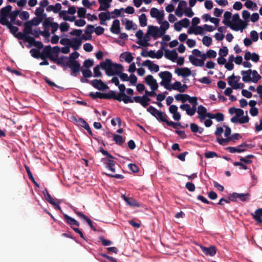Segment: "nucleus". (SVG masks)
Returning <instances> with one entry per match:
<instances>
[{"instance_id": "nucleus-1", "label": "nucleus", "mask_w": 262, "mask_h": 262, "mask_svg": "<svg viewBox=\"0 0 262 262\" xmlns=\"http://www.w3.org/2000/svg\"><path fill=\"white\" fill-rule=\"evenodd\" d=\"M79 56V54L76 51L72 53L69 57H67L68 63L67 64L69 66L71 72V75L74 77H77L78 74L81 71L80 63L76 60V59Z\"/></svg>"}, {"instance_id": "nucleus-2", "label": "nucleus", "mask_w": 262, "mask_h": 262, "mask_svg": "<svg viewBox=\"0 0 262 262\" xmlns=\"http://www.w3.org/2000/svg\"><path fill=\"white\" fill-rule=\"evenodd\" d=\"M113 66V62L110 59H106L104 61L100 62V64L97 65L94 67L93 71L94 77H100L102 76V73L100 71V69L105 70L106 74L108 76H113V74L111 73V69Z\"/></svg>"}, {"instance_id": "nucleus-3", "label": "nucleus", "mask_w": 262, "mask_h": 262, "mask_svg": "<svg viewBox=\"0 0 262 262\" xmlns=\"http://www.w3.org/2000/svg\"><path fill=\"white\" fill-rule=\"evenodd\" d=\"M100 151L103 155L107 157L108 158H102L105 167L113 172H115V165L116 162L114 160L115 158L110 154L107 151L104 150L103 148H100Z\"/></svg>"}, {"instance_id": "nucleus-4", "label": "nucleus", "mask_w": 262, "mask_h": 262, "mask_svg": "<svg viewBox=\"0 0 262 262\" xmlns=\"http://www.w3.org/2000/svg\"><path fill=\"white\" fill-rule=\"evenodd\" d=\"M111 73L113 74V76L114 75H118L119 78L123 81H127L129 80V77L127 74L122 73L123 70V67L122 64L119 63H116L113 62Z\"/></svg>"}, {"instance_id": "nucleus-5", "label": "nucleus", "mask_w": 262, "mask_h": 262, "mask_svg": "<svg viewBox=\"0 0 262 262\" xmlns=\"http://www.w3.org/2000/svg\"><path fill=\"white\" fill-rule=\"evenodd\" d=\"M147 111L154 116L158 120L167 123V116L162 111H160L152 106H149L147 108Z\"/></svg>"}, {"instance_id": "nucleus-6", "label": "nucleus", "mask_w": 262, "mask_h": 262, "mask_svg": "<svg viewBox=\"0 0 262 262\" xmlns=\"http://www.w3.org/2000/svg\"><path fill=\"white\" fill-rule=\"evenodd\" d=\"M12 9V7L9 5L1 9L0 11V24L1 25L9 21L8 17H9Z\"/></svg>"}, {"instance_id": "nucleus-7", "label": "nucleus", "mask_w": 262, "mask_h": 262, "mask_svg": "<svg viewBox=\"0 0 262 262\" xmlns=\"http://www.w3.org/2000/svg\"><path fill=\"white\" fill-rule=\"evenodd\" d=\"M113 91H110L108 93H102L101 92H96L95 93L91 92L89 96L93 99H95L97 98L104 99H112Z\"/></svg>"}, {"instance_id": "nucleus-8", "label": "nucleus", "mask_w": 262, "mask_h": 262, "mask_svg": "<svg viewBox=\"0 0 262 262\" xmlns=\"http://www.w3.org/2000/svg\"><path fill=\"white\" fill-rule=\"evenodd\" d=\"M112 99L117 100L119 102L123 101L124 103H133L134 101L133 97L127 95L125 93L120 96H117L115 91H113Z\"/></svg>"}, {"instance_id": "nucleus-9", "label": "nucleus", "mask_w": 262, "mask_h": 262, "mask_svg": "<svg viewBox=\"0 0 262 262\" xmlns=\"http://www.w3.org/2000/svg\"><path fill=\"white\" fill-rule=\"evenodd\" d=\"M249 147V145L245 143H243L237 147H227L226 150L231 153H241L245 151Z\"/></svg>"}, {"instance_id": "nucleus-10", "label": "nucleus", "mask_w": 262, "mask_h": 262, "mask_svg": "<svg viewBox=\"0 0 262 262\" xmlns=\"http://www.w3.org/2000/svg\"><path fill=\"white\" fill-rule=\"evenodd\" d=\"M51 60L57 65L63 67L64 69H66L67 67L69 68V66L67 64L68 63L67 56H61L60 57L57 58V55H56L54 58H51Z\"/></svg>"}, {"instance_id": "nucleus-11", "label": "nucleus", "mask_w": 262, "mask_h": 262, "mask_svg": "<svg viewBox=\"0 0 262 262\" xmlns=\"http://www.w3.org/2000/svg\"><path fill=\"white\" fill-rule=\"evenodd\" d=\"M92 85L99 91H105L108 89V86L101 79H94L90 82Z\"/></svg>"}, {"instance_id": "nucleus-12", "label": "nucleus", "mask_w": 262, "mask_h": 262, "mask_svg": "<svg viewBox=\"0 0 262 262\" xmlns=\"http://www.w3.org/2000/svg\"><path fill=\"white\" fill-rule=\"evenodd\" d=\"M145 83L150 86L151 90L156 91L158 88V84L157 80L151 75H147L145 78Z\"/></svg>"}, {"instance_id": "nucleus-13", "label": "nucleus", "mask_w": 262, "mask_h": 262, "mask_svg": "<svg viewBox=\"0 0 262 262\" xmlns=\"http://www.w3.org/2000/svg\"><path fill=\"white\" fill-rule=\"evenodd\" d=\"M94 31V26L92 25H88L85 30L84 33L82 35L81 38L85 40L92 39V33Z\"/></svg>"}, {"instance_id": "nucleus-14", "label": "nucleus", "mask_w": 262, "mask_h": 262, "mask_svg": "<svg viewBox=\"0 0 262 262\" xmlns=\"http://www.w3.org/2000/svg\"><path fill=\"white\" fill-rule=\"evenodd\" d=\"M73 210L79 218L86 221L89 225L90 226L91 228L93 231H95L97 230L95 227L93 226L92 220L90 219L87 216L84 214L82 212L78 211L76 208L73 209Z\"/></svg>"}, {"instance_id": "nucleus-15", "label": "nucleus", "mask_w": 262, "mask_h": 262, "mask_svg": "<svg viewBox=\"0 0 262 262\" xmlns=\"http://www.w3.org/2000/svg\"><path fill=\"white\" fill-rule=\"evenodd\" d=\"M148 32L154 37L155 39H157L158 37H161L163 35H160L161 30L157 26L150 25L148 27Z\"/></svg>"}, {"instance_id": "nucleus-16", "label": "nucleus", "mask_w": 262, "mask_h": 262, "mask_svg": "<svg viewBox=\"0 0 262 262\" xmlns=\"http://www.w3.org/2000/svg\"><path fill=\"white\" fill-rule=\"evenodd\" d=\"M197 113L199 115L198 118L201 121H203L206 117L208 118V114L211 113H208L206 108L202 105H200L198 106Z\"/></svg>"}, {"instance_id": "nucleus-17", "label": "nucleus", "mask_w": 262, "mask_h": 262, "mask_svg": "<svg viewBox=\"0 0 262 262\" xmlns=\"http://www.w3.org/2000/svg\"><path fill=\"white\" fill-rule=\"evenodd\" d=\"M232 20L233 24H236L239 26V29L243 31V30L247 26V23L243 21L239 18V15L238 13L234 14L232 17Z\"/></svg>"}, {"instance_id": "nucleus-18", "label": "nucleus", "mask_w": 262, "mask_h": 262, "mask_svg": "<svg viewBox=\"0 0 262 262\" xmlns=\"http://www.w3.org/2000/svg\"><path fill=\"white\" fill-rule=\"evenodd\" d=\"M200 248L203 251V252L206 255L213 256L216 253V248L214 246H211L209 247H206L203 246H201Z\"/></svg>"}, {"instance_id": "nucleus-19", "label": "nucleus", "mask_w": 262, "mask_h": 262, "mask_svg": "<svg viewBox=\"0 0 262 262\" xmlns=\"http://www.w3.org/2000/svg\"><path fill=\"white\" fill-rule=\"evenodd\" d=\"M46 58H49L51 60V58H54L52 53V48L50 46H46L42 51L40 55L41 59H45Z\"/></svg>"}, {"instance_id": "nucleus-20", "label": "nucleus", "mask_w": 262, "mask_h": 262, "mask_svg": "<svg viewBox=\"0 0 262 262\" xmlns=\"http://www.w3.org/2000/svg\"><path fill=\"white\" fill-rule=\"evenodd\" d=\"M45 197L46 200L51 204L54 206V208L56 210H61V207L59 205L60 203V201L59 200H57V203H56L55 200L52 198L51 195L47 191V194H45Z\"/></svg>"}, {"instance_id": "nucleus-21", "label": "nucleus", "mask_w": 262, "mask_h": 262, "mask_svg": "<svg viewBox=\"0 0 262 262\" xmlns=\"http://www.w3.org/2000/svg\"><path fill=\"white\" fill-rule=\"evenodd\" d=\"M142 65V66L147 67L150 71L158 72L159 71V66L153 63L150 60H146V61H144Z\"/></svg>"}, {"instance_id": "nucleus-22", "label": "nucleus", "mask_w": 262, "mask_h": 262, "mask_svg": "<svg viewBox=\"0 0 262 262\" xmlns=\"http://www.w3.org/2000/svg\"><path fill=\"white\" fill-rule=\"evenodd\" d=\"M251 214L257 224L262 225V208L256 209L254 213H251Z\"/></svg>"}, {"instance_id": "nucleus-23", "label": "nucleus", "mask_w": 262, "mask_h": 262, "mask_svg": "<svg viewBox=\"0 0 262 262\" xmlns=\"http://www.w3.org/2000/svg\"><path fill=\"white\" fill-rule=\"evenodd\" d=\"M122 198L125 201V202L130 206L140 207L142 205L138 203L136 200L133 198H128L125 194L122 195Z\"/></svg>"}, {"instance_id": "nucleus-24", "label": "nucleus", "mask_w": 262, "mask_h": 262, "mask_svg": "<svg viewBox=\"0 0 262 262\" xmlns=\"http://www.w3.org/2000/svg\"><path fill=\"white\" fill-rule=\"evenodd\" d=\"M174 72L178 76H181L184 77H188L191 75V71L188 68H177L175 69Z\"/></svg>"}, {"instance_id": "nucleus-25", "label": "nucleus", "mask_w": 262, "mask_h": 262, "mask_svg": "<svg viewBox=\"0 0 262 262\" xmlns=\"http://www.w3.org/2000/svg\"><path fill=\"white\" fill-rule=\"evenodd\" d=\"M100 20V24L102 25H106L105 21L111 18V13L109 11L106 12H101L98 15Z\"/></svg>"}, {"instance_id": "nucleus-26", "label": "nucleus", "mask_w": 262, "mask_h": 262, "mask_svg": "<svg viewBox=\"0 0 262 262\" xmlns=\"http://www.w3.org/2000/svg\"><path fill=\"white\" fill-rule=\"evenodd\" d=\"M165 57L172 61H174L178 57V55L176 50L170 51L165 50Z\"/></svg>"}, {"instance_id": "nucleus-27", "label": "nucleus", "mask_w": 262, "mask_h": 262, "mask_svg": "<svg viewBox=\"0 0 262 262\" xmlns=\"http://www.w3.org/2000/svg\"><path fill=\"white\" fill-rule=\"evenodd\" d=\"M71 41L70 47L74 50H78L81 45V39L80 38L75 37L72 38Z\"/></svg>"}, {"instance_id": "nucleus-28", "label": "nucleus", "mask_w": 262, "mask_h": 262, "mask_svg": "<svg viewBox=\"0 0 262 262\" xmlns=\"http://www.w3.org/2000/svg\"><path fill=\"white\" fill-rule=\"evenodd\" d=\"M110 30L112 33L115 34L120 33V21L118 19H115L113 21Z\"/></svg>"}, {"instance_id": "nucleus-29", "label": "nucleus", "mask_w": 262, "mask_h": 262, "mask_svg": "<svg viewBox=\"0 0 262 262\" xmlns=\"http://www.w3.org/2000/svg\"><path fill=\"white\" fill-rule=\"evenodd\" d=\"M187 5V3L184 1H181L178 6V7L175 11L176 15L181 17L183 14V8L185 7Z\"/></svg>"}, {"instance_id": "nucleus-30", "label": "nucleus", "mask_w": 262, "mask_h": 262, "mask_svg": "<svg viewBox=\"0 0 262 262\" xmlns=\"http://www.w3.org/2000/svg\"><path fill=\"white\" fill-rule=\"evenodd\" d=\"M150 35H151L147 31V33L145 34V35L143 37L142 40H138L136 42L138 45H139L142 47H146L150 46V44L148 42L150 39Z\"/></svg>"}, {"instance_id": "nucleus-31", "label": "nucleus", "mask_w": 262, "mask_h": 262, "mask_svg": "<svg viewBox=\"0 0 262 262\" xmlns=\"http://www.w3.org/2000/svg\"><path fill=\"white\" fill-rule=\"evenodd\" d=\"M252 74V70L249 69L246 71H242L241 74L243 75L242 80L245 82H249L252 81V79L251 77Z\"/></svg>"}, {"instance_id": "nucleus-32", "label": "nucleus", "mask_w": 262, "mask_h": 262, "mask_svg": "<svg viewBox=\"0 0 262 262\" xmlns=\"http://www.w3.org/2000/svg\"><path fill=\"white\" fill-rule=\"evenodd\" d=\"M189 60L190 62L194 66L203 67L204 65V62L203 61V60L195 57L194 55H190L189 56Z\"/></svg>"}, {"instance_id": "nucleus-33", "label": "nucleus", "mask_w": 262, "mask_h": 262, "mask_svg": "<svg viewBox=\"0 0 262 262\" xmlns=\"http://www.w3.org/2000/svg\"><path fill=\"white\" fill-rule=\"evenodd\" d=\"M29 40L28 41V43L30 44V46L29 47H31L32 45L34 46L35 47H36L37 50H40L42 49L43 47V43L41 41H36L34 39V37L31 36L30 38H29Z\"/></svg>"}, {"instance_id": "nucleus-34", "label": "nucleus", "mask_w": 262, "mask_h": 262, "mask_svg": "<svg viewBox=\"0 0 262 262\" xmlns=\"http://www.w3.org/2000/svg\"><path fill=\"white\" fill-rule=\"evenodd\" d=\"M64 220L66 221V222L71 226V227H73L74 225L76 226H79V223L74 218L69 216L68 215L65 214H64Z\"/></svg>"}, {"instance_id": "nucleus-35", "label": "nucleus", "mask_w": 262, "mask_h": 262, "mask_svg": "<svg viewBox=\"0 0 262 262\" xmlns=\"http://www.w3.org/2000/svg\"><path fill=\"white\" fill-rule=\"evenodd\" d=\"M159 76L161 79L164 78V80H166L167 82H170L171 81L172 74L169 71L161 72L159 73Z\"/></svg>"}, {"instance_id": "nucleus-36", "label": "nucleus", "mask_w": 262, "mask_h": 262, "mask_svg": "<svg viewBox=\"0 0 262 262\" xmlns=\"http://www.w3.org/2000/svg\"><path fill=\"white\" fill-rule=\"evenodd\" d=\"M208 118L215 119L217 122L223 121L224 119V115L221 113H217L216 114L210 113L208 114Z\"/></svg>"}, {"instance_id": "nucleus-37", "label": "nucleus", "mask_w": 262, "mask_h": 262, "mask_svg": "<svg viewBox=\"0 0 262 262\" xmlns=\"http://www.w3.org/2000/svg\"><path fill=\"white\" fill-rule=\"evenodd\" d=\"M2 25L6 26L7 28L9 29L10 32L14 36L17 33V32L18 31V28L16 26H13L11 22H9V21L8 22H6L5 23L2 24Z\"/></svg>"}, {"instance_id": "nucleus-38", "label": "nucleus", "mask_w": 262, "mask_h": 262, "mask_svg": "<svg viewBox=\"0 0 262 262\" xmlns=\"http://www.w3.org/2000/svg\"><path fill=\"white\" fill-rule=\"evenodd\" d=\"M223 23H224L225 25L228 27H229L232 30L237 31L239 30V27L235 24H232L230 19L224 18L223 21Z\"/></svg>"}, {"instance_id": "nucleus-39", "label": "nucleus", "mask_w": 262, "mask_h": 262, "mask_svg": "<svg viewBox=\"0 0 262 262\" xmlns=\"http://www.w3.org/2000/svg\"><path fill=\"white\" fill-rule=\"evenodd\" d=\"M17 39L19 40H24L25 42H28L30 36L27 35L24 32H17L14 35Z\"/></svg>"}, {"instance_id": "nucleus-40", "label": "nucleus", "mask_w": 262, "mask_h": 262, "mask_svg": "<svg viewBox=\"0 0 262 262\" xmlns=\"http://www.w3.org/2000/svg\"><path fill=\"white\" fill-rule=\"evenodd\" d=\"M98 2L100 5L98 8L99 11L107 10L111 6L110 4L107 3L106 0H98Z\"/></svg>"}, {"instance_id": "nucleus-41", "label": "nucleus", "mask_w": 262, "mask_h": 262, "mask_svg": "<svg viewBox=\"0 0 262 262\" xmlns=\"http://www.w3.org/2000/svg\"><path fill=\"white\" fill-rule=\"evenodd\" d=\"M133 99H134L135 102L140 103L143 107H146L149 105V103L144 100L142 97L134 96L133 97Z\"/></svg>"}, {"instance_id": "nucleus-42", "label": "nucleus", "mask_w": 262, "mask_h": 262, "mask_svg": "<svg viewBox=\"0 0 262 262\" xmlns=\"http://www.w3.org/2000/svg\"><path fill=\"white\" fill-rule=\"evenodd\" d=\"M120 57L124 58L125 61L127 63H130L134 59L132 53L127 52L122 53Z\"/></svg>"}, {"instance_id": "nucleus-43", "label": "nucleus", "mask_w": 262, "mask_h": 262, "mask_svg": "<svg viewBox=\"0 0 262 262\" xmlns=\"http://www.w3.org/2000/svg\"><path fill=\"white\" fill-rule=\"evenodd\" d=\"M23 31L27 35L32 33V26L28 21L24 23V28Z\"/></svg>"}, {"instance_id": "nucleus-44", "label": "nucleus", "mask_w": 262, "mask_h": 262, "mask_svg": "<svg viewBox=\"0 0 262 262\" xmlns=\"http://www.w3.org/2000/svg\"><path fill=\"white\" fill-rule=\"evenodd\" d=\"M161 23V25L160 27V30H161V34L160 35H164L165 34L166 31L169 28V24L168 22L166 20H165Z\"/></svg>"}, {"instance_id": "nucleus-45", "label": "nucleus", "mask_w": 262, "mask_h": 262, "mask_svg": "<svg viewBox=\"0 0 262 262\" xmlns=\"http://www.w3.org/2000/svg\"><path fill=\"white\" fill-rule=\"evenodd\" d=\"M25 167L26 169V170L27 172L28 177L29 179L35 184V185L38 187H39L38 184L35 181V179L32 175V172L30 171V168L28 166L25 165Z\"/></svg>"}, {"instance_id": "nucleus-46", "label": "nucleus", "mask_w": 262, "mask_h": 262, "mask_svg": "<svg viewBox=\"0 0 262 262\" xmlns=\"http://www.w3.org/2000/svg\"><path fill=\"white\" fill-rule=\"evenodd\" d=\"M20 10H15L14 11H11L10 15L9 17L10 18V21L9 22H13L15 21L18 15H19V14L20 13Z\"/></svg>"}, {"instance_id": "nucleus-47", "label": "nucleus", "mask_w": 262, "mask_h": 262, "mask_svg": "<svg viewBox=\"0 0 262 262\" xmlns=\"http://www.w3.org/2000/svg\"><path fill=\"white\" fill-rule=\"evenodd\" d=\"M251 75H252V82L254 83H257L261 79V76L256 70H252Z\"/></svg>"}, {"instance_id": "nucleus-48", "label": "nucleus", "mask_w": 262, "mask_h": 262, "mask_svg": "<svg viewBox=\"0 0 262 262\" xmlns=\"http://www.w3.org/2000/svg\"><path fill=\"white\" fill-rule=\"evenodd\" d=\"M181 83L180 81H176L172 85H170L169 88H166L168 91L171 90H177L180 91Z\"/></svg>"}, {"instance_id": "nucleus-49", "label": "nucleus", "mask_w": 262, "mask_h": 262, "mask_svg": "<svg viewBox=\"0 0 262 262\" xmlns=\"http://www.w3.org/2000/svg\"><path fill=\"white\" fill-rule=\"evenodd\" d=\"M161 44L162 45V47L161 48V50H159L157 51V53H156V58H157V59H160V58H161L163 55V52L162 51V50H165V48H164V46L166 45V43L163 42V41H161Z\"/></svg>"}, {"instance_id": "nucleus-50", "label": "nucleus", "mask_w": 262, "mask_h": 262, "mask_svg": "<svg viewBox=\"0 0 262 262\" xmlns=\"http://www.w3.org/2000/svg\"><path fill=\"white\" fill-rule=\"evenodd\" d=\"M113 139L115 143L119 145H121L124 142V140L120 135H114Z\"/></svg>"}, {"instance_id": "nucleus-51", "label": "nucleus", "mask_w": 262, "mask_h": 262, "mask_svg": "<svg viewBox=\"0 0 262 262\" xmlns=\"http://www.w3.org/2000/svg\"><path fill=\"white\" fill-rule=\"evenodd\" d=\"M139 22L140 26L142 27L147 26V18L145 14H142L139 16Z\"/></svg>"}, {"instance_id": "nucleus-52", "label": "nucleus", "mask_w": 262, "mask_h": 262, "mask_svg": "<svg viewBox=\"0 0 262 262\" xmlns=\"http://www.w3.org/2000/svg\"><path fill=\"white\" fill-rule=\"evenodd\" d=\"M32 26H38L42 21V18L39 17H35L31 20L28 21Z\"/></svg>"}, {"instance_id": "nucleus-53", "label": "nucleus", "mask_w": 262, "mask_h": 262, "mask_svg": "<svg viewBox=\"0 0 262 262\" xmlns=\"http://www.w3.org/2000/svg\"><path fill=\"white\" fill-rule=\"evenodd\" d=\"M166 124L168 126H172L175 129H178V127H180L182 128H184L185 126H183L179 122H174L173 121H168Z\"/></svg>"}, {"instance_id": "nucleus-54", "label": "nucleus", "mask_w": 262, "mask_h": 262, "mask_svg": "<svg viewBox=\"0 0 262 262\" xmlns=\"http://www.w3.org/2000/svg\"><path fill=\"white\" fill-rule=\"evenodd\" d=\"M250 194L248 193H238L237 198L240 199L243 202H246L249 200Z\"/></svg>"}, {"instance_id": "nucleus-55", "label": "nucleus", "mask_w": 262, "mask_h": 262, "mask_svg": "<svg viewBox=\"0 0 262 262\" xmlns=\"http://www.w3.org/2000/svg\"><path fill=\"white\" fill-rule=\"evenodd\" d=\"M30 53L31 56L35 58H40V51L36 49H32L30 51Z\"/></svg>"}, {"instance_id": "nucleus-56", "label": "nucleus", "mask_w": 262, "mask_h": 262, "mask_svg": "<svg viewBox=\"0 0 262 262\" xmlns=\"http://www.w3.org/2000/svg\"><path fill=\"white\" fill-rule=\"evenodd\" d=\"M86 10L84 8H79L77 11L78 17L84 18L85 17Z\"/></svg>"}, {"instance_id": "nucleus-57", "label": "nucleus", "mask_w": 262, "mask_h": 262, "mask_svg": "<svg viewBox=\"0 0 262 262\" xmlns=\"http://www.w3.org/2000/svg\"><path fill=\"white\" fill-rule=\"evenodd\" d=\"M203 43L206 47H209L212 43V38L210 37L205 36L202 39Z\"/></svg>"}, {"instance_id": "nucleus-58", "label": "nucleus", "mask_w": 262, "mask_h": 262, "mask_svg": "<svg viewBox=\"0 0 262 262\" xmlns=\"http://www.w3.org/2000/svg\"><path fill=\"white\" fill-rule=\"evenodd\" d=\"M69 24L66 22L61 23L60 25V30L62 32H65L69 30Z\"/></svg>"}, {"instance_id": "nucleus-59", "label": "nucleus", "mask_w": 262, "mask_h": 262, "mask_svg": "<svg viewBox=\"0 0 262 262\" xmlns=\"http://www.w3.org/2000/svg\"><path fill=\"white\" fill-rule=\"evenodd\" d=\"M83 77L85 78H90L93 76L92 71L89 69H85L82 71Z\"/></svg>"}, {"instance_id": "nucleus-60", "label": "nucleus", "mask_w": 262, "mask_h": 262, "mask_svg": "<svg viewBox=\"0 0 262 262\" xmlns=\"http://www.w3.org/2000/svg\"><path fill=\"white\" fill-rule=\"evenodd\" d=\"M228 53V49L227 47H223L222 48L220 49L219 51V55L221 57H225L227 55Z\"/></svg>"}, {"instance_id": "nucleus-61", "label": "nucleus", "mask_w": 262, "mask_h": 262, "mask_svg": "<svg viewBox=\"0 0 262 262\" xmlns=\"http://www.w3.org/2000/svg\"><path fill=\"white\" fill-rule=\"evenodd\" d=\"M19 16L20 18L22 20H27L29 19L30 15L28 12L27 11H22L21 12H20V13L19 14Z\"/></svg>"}, {"instance_id": "nucleus-62", "label": "nucleus", "mask_w": 262, "mask_h": 262, "mask_svg": "<svg viewBox=\"0 0 262 262\" xmlns=\"http://www.w3.org/2000/svg\"><path fill=\"white\" fill-rule=\"evenodd\" d=\"M130 170L134 173L138 172L139 171V167L135 164L130 163L128 165Z\"/></svg>"}, {"instance_id": "nucleus-63", "label": "nucleus", "mask_w": 262, "mask_h": 262, "mask_svg": "<svg viewBox=\"0 0 262 262\" xmlns=\"http://www.w3.org/2000/svg\"><path fill=\"white\" fill-rule=\"evenodd\" d=\"M179 23H180V25H181V26L184 28H187L190 25L189 20L186 18L182 19L181 20L179 21Z\"/></svg>"}, {"instance_id": "nucleus-64", "label": "nucleus", "mask_w": 262, "mask_h": 262, "mask_svg": "<svg viewBox=\"0 0 262 262\" xmlns=\"http://www.w3.org/2000/svg\"><path fill=\"white\" fill-rule=\"evenodd\" d=\"M94 64V61L93 60L88 59L84 60L83 62V66L86 68H90Z\"/></svg>"}]
</instances>
